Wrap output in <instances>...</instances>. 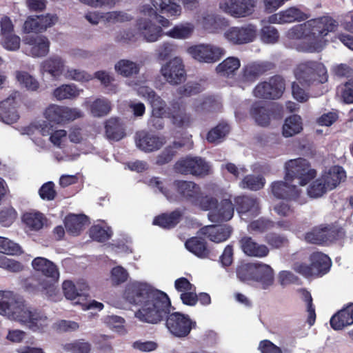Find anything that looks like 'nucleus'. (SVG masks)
<instances>
[{"mask_svg":"<svg viewBox=\"0 0 353 353\" xmlns=\"http://www.w3.org/2000/svg\"><path fill=\"white\" fill-rule=\"evenodd\" d=\"M63 77L66 79L79 82H88L92 79L93 77L84 70L71 68L66 65Z\"/></svg>","mask_w":353,"mask_h":353,"instance_id":"nucleus-56","label":"nucleus"},{"mask_svg":"<svg viewBox=\"0 0 353 353\" xmlns=\"http://www.w3.org/2000/svg\"><path fill=\"white\" fill-rule=\"evenodd\" d=\"M214 200L212 204L209 205V209H203L209 211L208 218L212 222L228 221L230 220L234 212V205L230 199H223L219 203L217 200L211 196Z\"/></svg>","mask_w":353,"mask_h":353,"instance_id":"nucleus-19","label":"nucleus"},{"mask_svg":"<svg viewBox=\"0 0 353 353\" xmlns=\"http://www.w3.org/2000/svg\"><path fill=\"white\" fill-rule=\"evenodd\" d=\"M215 100L211 97L201 96L192 100L191 108L196 114L213 111L217 106Z\"/></svg>","mask_w":353,"mask_h":353,"instance_id":"nucleus-41","label":"nucleus"},{"mask_svg":"<svg viewBox=\"0 0 353 353\" xmlns=\"http://www.w3.org/2000/svg\"><path fill=\"white\" fill-rule=\"evenodd\" d=\"M88 288V284L83 281H78L76 283L71 281H65L62 285L65 298L74 301V304H80V299Z\"/></svg>","mask_w":353,"mask_h":353,"instance_id":"nucleus-31","label":"nucleus"},{"mask_svg":"<svg viewBox=\"0 0 353 353\" xmlns=\"http://www.w3.org/2000/svg\"><path fill=\"white\" fill-rule=\"evenodd\" d=\"M133 17L125 11H110L104 12L103 22L108 24L124 23L130 21Z\"/></svg>","mask_w":353,"mask_h":353,"instance_id":"nucleus-57","label":"nucleus"},{"mask_svg":"<svg viewBox=\"0 0 353 353\" xmlns=\"http://www.w3.org/2000/svg\"><path fill=\"white\" fill-rule=\"evenodd\" d=\"M325 243L339 241L345 236V229L339 225L323 226Z\"/></svg>","mask_w":353,"mask_h":353,"instance_id":"nucleus-51","label":"nucleus"},{"mask_svg":"<svg viewBox=\"0 0 353 353\" xmlns=\"http://www.w3.org/2000/svg\"><path fill=\"white\" fill-rule=\"evenodd\" d=\"M229 131L230 127L228 124L220 123L208 132L207 140L210 143L221 142Z\"/></svg>","mask_w":353,"mask_h":353,"instance_id":"nucleus-61","label":"nucleus"},{"mask_svg":"<svg viewBox=\"0 0 353 353\" xmlns=\"http://www.w3.org/2000/svg\"><path fill=\"white\" fill-rule=\"evenodd\" d=\"M328 190H332L336 188L346 178V173L343 168L333 166L324 172L321 176Z\"/></svg>","mask_w":353,"mask_h":353,"instance_id":"nucleus-34","label":"nucleus"},{"mask_svg":"<svg viewBox=\"0 0 353 353\" xmlns=\"http://www.w3.org/2000/svg\"><path fill=\"white\" fill-rule=\"evenodd\" d=\"M35 131L44 137L50 135L49 140L54 146L65 148L68 141L67 132L65 130L59 129L54 131L50 123L39 120L32 123L25 130L24 133L31 135Z\"/></svg>","mask_w":353,"mask_h":353,"instance_id":"nucleus-9","label":"nucleus"},{"mask_svg":"<svg viewBox=\"0 0 353 353\" xmlns=\"http://www.w3.org/2000/svg\"><path fill=\"white\" fill-rule=\"evenodd\" d=\"M297 80L306 85L323 84L327 81L328 74L325 65L316 61L301 62L295 70Z\"/></svg>","mask_w":353,"mask_h":353,"instance_id":"nucleus-4","label":"nucleus"},{"mask_svg":"<svg viewBox=\"0 0 353 353\" xmlns=\"http://www.w3.org/2000/svg\"><path fill=\"white\" fill-rule=\"evenodd\" d=\"M232 228L228 225H208L202 228L203 234L207 235L209 239L215 243L226 241L231 235Z\"/></svg>","mask_w":353,"mask_h":353,"instance_id":"nucleus-33","label":"nucleus"},{"mask_svg":"<svg viewBox=\"0 0 353 353\" xmlns=\"http://www.w3.org/2000/svg\"><path fill=\"white\" fill-rule=\"evenodd\" d=\"M196 323L188 315L179 312H174L167 317L166 327L170 332L177 337L188 336Z\"/></svg>","mask_w":353,"mask_h":353,"instance_id":"nucleus-15","label":"nucleus"},{"mask_svg":"<svg viewBox=\"0 0 353 353\" xmlns=\"http://www.w3.org/2000/svg\"><path fill=\"white\" fill-rule=\"evenodd\" d=\"M145 79L139 77L138 79L133 80H128L126 81V84L130 87H132L137 90L138 95L146 99L148 101L150 99L154 97L156 94L155 92L148 86L145 85Z\"/></svg>","mask_w":353,"mask_h":353,"instance_id":"nucleus-49","label":"nucleus"},{"mask_svg":"<svg viewBox=\"0 0 353 353\" xmlns=\"http://www.w3.org/2000/svg\"><path fill=\"white\" fill-rule=\"evenodd\" d=\"M243 253L251 257L263 258L268 255L269 248L263 244H259L250 236H243L239 241Z\"/></svg>","mask_w":353,"mask_h":353,"instance_id":"nucleus-30","label":"nucleus"},{"mask_svg":"<svg viewBox=\"0 0 353 353\" xmlns=\"http://www.w3.org/2000/svg\"><path fill=\"white\" fill-rule=\"evenodd\" d=\"M271 24L263 25L259 31L260 39L265 44H275L279 41V32Z\"/></svg>","mask_w":353,"mask_h":353,"instance_id":"nucleus-53","label":"nucleus"},{"mask_svg":"<svg viewBox=\"0 0 353 353\" xmlns=\"http://www.w3.org/2000/svg\"><path fill=\"white\" fill-rule=\"evenodd\" d=\"M236 210L242 220L248 221L259 213V205L256 199L249 196H238L235 199Z\"/></svg>","mask_w":353,"mask_h":353,"instance_id":"nucleus-28","label":"nucleus"},{"mask_svg":"<svg viewBox=\"0 0 353 353\" xmlns=\"http://www.w3.org/2000/svg\"><path fill=\"white\" fill-rule=\"evenodd\" d=\"M86 223L87 217L83 214H70L65 220L67 232L74 236L78 235Z\"/></svg>","mask_w":353,"mask_h":353,"instance_id":"nucleus-40","label":"nucleus"},{"mask_svg":"<svg viewBox=\"0 0 353 353\" xmlns=\"http://www.w3.org/2000/svg\"><path fill=\"white\" fill-rule=\"evenodd\" d=\"M353 323V303L340 310L330 319L334 330H339Z\"/></svg>","mask_w":353,"mask_h":353,"instance_id":"nucleus-35","label":"nucleus"},{"mask_svg":"<svg viewBox=\"0 0 353 353\" xmlns=\"http://www.w3.org/2000/svg\"><path fill=\"white\" fill-rule=\"evenodd\" d=\"M262 72L263 69L259 64L251 63L246 65L239 77V85L242 89H245L254 82Z\"/></svg>","mask_w":353,"mask_h":353,"instance_id":"nucleus-36","label":"nucleus"},{"mask_svg":"<svg viewBox=\"0 0 353 353\" xmlns=\"http://www.w3.org/2000/svg\"><path fill=\"white\" fill-rule=\"evenodd\" d=\"M339 22L330 15H323L295 25L285 33V43L305 52H319L327 43L326 37L335 32Z\"/></svg>","mask_w":353,"mask_h":353,"instance_id":"nucleus-2","label":"nucleus"},{"mask_svg":"<svg viewBox=\"0 0 353 353\" xmlns=\"http://www.w3.org/2000/svg\"><path fill=\"white\" fill-rule=\"evenodd\" d=\"M284 90L283 79L280 76H275L268 81L259 83L254 88L253 94L257 98L276 99L281 97Z\"/></svg>","mask_w":353,"mask_h":353,"instance_id":"nucleus-13","label":"nucleus"},{"mask_svg":"<svg viewBox=\"0 0 353 353\" xmlns=\"http://www.w3.org/2000/svg\"><path fill=\"white\" fill-rule=\"evenodd\" d=\"M135 143L139 150L145 152H152L159 150L165 143V139L142 130L136 133Z\"/></svg>","mask_w":353,"mask_h":353,"instance_id":"nucleus-24","label":"nucleus"},{"mask_svg":"<svg viewBox=\"0 0 353 353\" xmlns=\"http://www.w3.org/2000/svg\"><path fill=\"white\" fill-rule=\"evenodd\" d=\"M129 278V273L126 269L121 265L112 268L110 273V281L113 286H118L124 283Z\"/></svg>","mask_w":353,"mask_h":353,"instance_id":"nucleus-59","label":"nucleus"},{"mask_svg":"<svg viewBox=\"0 0 353 353\" xmlns=\"http://www.w3.org/2000/svg\"><path fill=\"white\" fill-rule=\"evenodd\" d=\"M112 234V231L108 225H95L90 229V236L95 241L103 242L108 240Z\"/></svg>","mask_w":353,"mask_h":353,"instance_id":"nucleus-58","label":"nucleus"},{"mask_svg":"<svg viewBox=\"0 0 353 353\" xmlns=\"http://www.w3.org/2000/svg\"><path fill=\"white\" fill-rule=\"evenodd\" d=\"M83 90L74 83L62 84L55 88L52 92L53 97L58 101L73 100L77 99Z\"/></svg>","mask_w":353,"mask_h":353,"instance_id":"nucleus-37","label":"nucleus"},{"mask_svg":"<svg viewBox=\"0 0 353 353\" xmlns=\"http://www.w3.org/2000/svg\"><path fill=\"white\" fill-rule=\"evenodd\" d=\"M175 168L181 174L197 176L208 174L210 169V165L202 158L190 157L179 160Z\"/></svg>","mask_w":353,"mask_h":353,"instance_id":"nucleus-20","label":"nucleus"},{"mask_svg":"<svg viewBox=\"0 0 353 353\" xmlns=\"http://www.w3.org/2000/svg\"><path fill=\"white\" fill-rule=\"evenodd\" d=\"M257 6V0H223L219 8L225 14L235 19L252 16Z\"/></svg>","mask_w":353,"mask_h":353,"instance_id":"nucleus-10","label":"nucleus"},{"mask_svg":"<svg viewBox=\"0 0 353 353\" xmlns=\"http://www.w3.org/2000/svg\"><path fill=\"white\" fill-rule=\"evenodd\" d=\"M173 185L182 199L201 209H209V205L214 202L211 196H204L200 187L192 181H176Z\"/></svg>","mask_w":353,"mask_h":353,"instance_id":"nucleus-7","label":"nucleus"},{"mask_svg":"<svg viewBox=\"0 0 353 353\" xmlns=\"http://www.w3.org/2000/svg\"><path fill=\"white\" fill-rule=\"evenodd\" d=\"M311 265L316 275L326 274L332 265L330 259L321 252H314L310 257Z\"/></svg>","mask_w":353,"mask_h":353,"instance_id":"nucleus-38","label":"nucleus"},{"mask_svg":"<svg viewBox=\"0 0 353 353\" xmlns=\"http://www.w3.org/2000/svg\"><path fill=\"white\" fill-rule=\"evenodd\" d=\"M256 26L252 23H248L226 28L223 37L230 43L241 45L252 42L256 37Z\"/></svg>","mask_w":353,"mask_h":353,"instance_id":"nucleus-11","label":"nucleus"},{"mask_svg":"<svg viewBox=\"0 0 353 353\" xmlns=\"http://www.w3.org/2000/svg\"><path fill=\"white\" fill-rule=\"evenodd\" d=\"M194 30V26L190 23H180L168 31L165 34L176 39H187L190 38Z\"/></svg>","mask_w":353,"mask_h":353,"instance_id":"nucleus-46","label":"nucleus"},{"mask_svg":"<svg viewBox=\"0 0 353 353\" xmlns=\"http://www.w3.org/2000/svg\"><path fill=\"white\" fill-rule=\"evenodd\" d=\"M254 281L260 283L263 289H268L274 284V272L270 265L263 263H255Z\"/></svg>","mask_w":353,"mask_h":353,"instance_id":"nucleus-32","label":"nucleus"},{"mask_svg":"<svg viewBox=\"0 0 353 353\" xmlns=\"http://www.w3.org/2000/svg\"><path fill=\"white\" fill-rule=\"evenodd\" d=\"M148 184L151 188H157L168 201L174 202L178 200V196L174 194H170L167 189V181H163L158 177H153L150 179Z\"/></svg>","mask_w":353,"mask_h":353,"instance_id":"nucleus-63","label":"nucleus"},{"mask_svg":"<svg viewBox=\"0 0 353 353\" xmlns=\"http://www.w3.org/2000/svg\"><path fill=\"white\" fill-rule=\"evenodd\" d=\"M24 302L23 299L11 291L0 290V315L16 321Z\"/></svg>","mask_w":353,"mask_h":353,"instance_id":"nucleus-14","label":"nucleus"},{"mask_svg":"<svg viewBox=\"0 0 353 353\" xmlns=\"http://www.w3.org/2000/svg\"><path fill=\"white\" fill-rule=\"evenodd\" d=\"M136 26L139 34L147 42H155L162 36V28L153 23L152 19L148 16L143 15L138 19Z\"/></svg>","mask_w":353,"mask_h":353,"instance_id":"nucleus-26","label":"nucleus"},{"mask_svg":"<svg viewBox=\"0 0 353 353\" xmlns=\"http://www.w3.org/2000/svg\"><path fill=\"white\" fill-rule=\"evenodd\" d=\"M0 252L8 255H18L22 253V250L17 243L0 236Z\"/></svg>","mask_w":353,"mask_h":353,"instance_id":"nucleus-64","label":"nucleus"},{"mask_svg":"<svg viewBox=\"0 0 353 353\" xmlns=\"http://www.w3.org/2000/svg\"><path fill=\"white\" fill-rule=\"evenodd\" d=\"M140 68V64L129 59H121L114 65L116 72L124 77H131L139 74Z\"/></svg>","mask_w":353,"mask_h":353,"instance_id":"nucleus-39","label":"nucleus"},{"mask_svg":"<svg viewBox=\"0 0 353 353\" xmlns=\"http://www.w3.org/2000/svg\"><path fill=\"white\" fill-rule=\"evenodd\" d=\"M265 179L261 176L248 175L240 183V187L250 190H258L263 188Z\"/></svg>","mask_w":353,"mask_h":353,"instance_id":"nucleus-62","label":"nucleus"},{"mask_svg":"<svg viewBox=\"0 0 353 353\" xmlns=\"http://www.w3.org/2000/svg\"><path fill=\"white\" fill-rule=\"evenodd\" d=\"M32 267L45 276L39 279L37 284L30 281L26 283V289L32 293L41 292L49 298L55 300L59 290L56 285L59 278V272L57 266L44 257H36L32 261Z\"/></svg>","mask_w":353,"mask_h":353,"instance_id":"nucleus-3","label":"nucleus"},{"mask_svg":"<svg viewBox=\"0 0 353 353\" xmlns=\"http://www.w3.org/2000/svg\"><path fill=\"white\" fill-rule=\"evenodd\" d=\"M123 296L130 303L139 307L135 316L145 323L157 324L170 312L171 303L168 296L147 283H129L125 288Z\"/></svg>","mask_w":353,"mask_h":353,"instance_id":"nucleus-1","label":"nucleus"},{"mask_svg":"<svg viewBox=\"0 0 353 353\" xmlns=\"http://www.w3.org/2000/svg\"><path fill=\"white\" fill-rule=\"evenodd\" d=\"M90 108L93 116L100 117L107 115L112 108L109 100L105 98H99L90 105Z\"/></svg>","mask_w":353,"mask_h":353,"instance_id":"nucleus-54","label":"nucleus"},{"mask_svg":"<svg viewBox=\"0 0 353 353\" xmlns=\"http://www.w3.org/2000/svg\"><path fill=\"white\" fill-rule=\"evenodd\" d=\"M285 179L292 180L299 186H305L316 174L310 168L309 163L304 159H291L285 164Z\"/></svg>","mask_w":353,"mask_h":353,"instance_id":"nucleus-5","label":"nucleus"},{"mask_svg":"<svg viewBox=\"0 0 353 353\" xmlns=\"http://www.w3.org/2000/svg\"><path fill=\"white\" fill-rule=\"evenodd\" d=\"M185 6L191 8L192 5L199 0H182ZM150 3L156 9L168 17H179L181 13V7L174 0H150Z\"/></svg>","mask_w":353,"mask_h":353,"instance_id":"nucleus-29","label":"nucleus"},{"mask_svg":"<svg viewBox=\"0 0 353 353\" xmlns=\"http://www.w3.org/2000/svg\"><path fill=\"white\" fill-rule=\"evenodd\" d=\"M255 267V263H242L239 265L236 269V276L238 279L243 282L254 281Z\"/></svg>","mask_w":353,"mask_h":353,"instance_id":"nucleus-60","label":"nucleus"},{"mask_svg":"<svg viewBox=\"0 0 353 353\" xmlns=\"http://www.w3.org/2000/svg\"><path fill=\"white\" fill-rule=\"evenodd\" d=\"M105 133L109 139L119 141L125 135L124 128L120 119L110 118L105 124Z\"/></svg>","mask_w":353,"mask_h":353,"instance_id":"nucleus-42","label":"nucleus"},{"mask_svg":"<svg viewBox=\"0 0 353 353\" xmlns=\"http://www.w3.org/2000/svg\"><path fill=\"white\" fill-rule=\"evenodd\" d=\"M21 101V93L12 92L9 97L0 103V120L6 124H12L19 119L16 108Z\"/></svg>","mask_w":353,"mask_h":353,"instance_id":"nucleus-21","label":"nucleus"},{"mask_svg":"<svg viewBox=\"0 0 353 353\" xmlns=\"http://www.w3.org/2000/svg\"><path fill=\"white\" fill-rule=\"evenodd\" d=\"M160 72L165 80L172 85H177L185 79V70L183 60L175 57L162 65Z\"/></svg>","mask_w":353,"mask_h":353,"instance_id":"nucleus-16","label":"nucleus"},{"mask_svg":"<svg viewBox=\"0 0 353 353\" xmlns=\"http://www.w3.org/2000/svg\"><path fill=\"white\" fill-rule=\"evenodd\" d=\"M188 54L200 63H214L225 54V50L216 44L203 43L188 48Z\"/></svg>","mask_w":353,"mask_h":353,"instance_id":"nucleus-8","label":"nucleus"},{"mask_svg":"<svg viewBox=\"0 0 353 353\" xmlns=\"http://www.w3.org/2000/svg\"><path fill=\"white\" fill-rule=\"evenodd\" d=\"M302 120L300 116L294 114L288 117L283 125V135L291 137L299 134L302 130Z\"/></svg>","mask_w":353,"mask_h":353,"instance_id":"nucleus-45","label":"nucleus"},{"mask_svg":"<svg viewBox=\"0 0 353 353\" xmlns=\"http://www.w3.org/2000/svg\"><path fill=\"white\" fill-rule=\"evenodd\" d=\"M62 114L63 105L57 104L49 105L43 112V116L47 120V122H52L60 125H62Z\"/></svg>","mask_w":353,"mask_h":353,"instance_id":"nucleus-55","label":"nucleus"},{"mask_svg":"<svg viewBox=\"0 0 353 353\" xmlns=\"http://www.w3.org/2000/svg\"><path fill=\"white\" fill-rule=\"evenodd\" d=\"M25 53L32 57L46 56L50 51V40L43 35H27L23 38Z\"/></svg>","mask_w":353,"mask_h":353,"instance_id":"nucleus-18","label":"nucleus"},{"mask_svg":"<svg viewBox=\"0 0 353 353\" xmlns=\"http://www.w3.org/2000/svg\"><path fill=\"white\" fill-rule=\"evenodd\" d=\"M240 65L241 62L238 58L229 57L216 66V71L221 75L229 77L234 74Z\"/></svg>","mask_w":353,"mask_h":353,"instance_id":"nucleus-48","label":"nucleus"},{"mask_svg":"<svg viewBox=\"0 0 353 353\" xmlns=\"http://www.w3.org/2000/svg\"><path fill=\"white\" fill-rule=\"evenodd\" d=\"M292 180H283L274 181L271 185L273 195L281 199L296 201L303 203L305 200L303 197L302 190Z\"/></svg>","mask_w":353,"mask_h":353,"instance_id":"nucleus-12","label":"nucleus"},{"mask_svg":"<svg viewBox=\"0 0 353 353\" xmlns=\"http://www.w3.org/2000/svg\"><path fill=\"white\" fill-rule=\"evenodd\" d=\"M15 321L20 323L32 332L39 333L45 332L50 323V320L44 312L31 308L26 302Z\"/></svg>","mask_w":353,"mask_h":353,"instance_id":"nucleus-6","label":"nucleus"},{"mask_svg":"<svg viewBox=\"0 0 353 353\" xmlns=\"http://www.w3.org/2000/svg\"><path fill=\"white\" fill-rule=\"evenodd\" d=\"M181 217V212L178 210L174 211L170 214H163L157 216L153 221V224L163 228H170L175 226L179 222Z\"/></svg>","mask_w":353,"mask_h":353,"instance_id":"nucleus-52","label":"nucleus"},{"mask_svg":"<svg viewBox=\"0 0 353 353\" xmlns=\"http://www.w3.org/2000/svg\"><path fill=\"white\" fill-rule=\"evenodd\" d=\"M17 81L22 87L29 91H37L39 88V81L28 72L17 70L14 72Z\"/></svg>","mask_w":353,"mask_h":353,"instance_id":"nucleus-44","label":"nucleus"},{"mask_svg":"<svg viewBox=\"0 0 353 353\" xmlns=\"http://www.w3.org/2000/svg\"><path fill=\"white\" fill-rule=\"evenodd\" d=\"M168 117L174 126L181 128H188L193 121L191 114L176 101L170 103V108H168Z\"/></svg>","mask_w":353,"mask_h":353,"instance_id":"nucleus-27","label":"nucleus"},{"mask_svg":"<svg viewBox=\"0 0 353 353\" xmlns=\"http://www.w3.org/2000/svg\"><path fill=\"white\" fill-rule=\"evenodd\" d=\"M58 21V17L54 14H46L39 16H30L25 21L23 26V30L25 33L30 32H43L48 28L55 25Z\"/></svg>","mask_w":353,"mask_h":353,"instance_id":"nucleus-22","label":"nucleus"},{"mask_svg":"<svg viewBox=\"0 0 353 353\" xmlns=\"http://www.w3.org/2000/svg\"><path fill=\"white\" fill-rule=\"evenodd\" d=\"M309 15L301 8L296 6L289 7L268 17L267 22L272 24H288L305 21Z\"/></svg>","mask_w":353,"mask_h":353,"instance_id":"nucleus-17","label":"nucleus"},{"mask_svg":"<svg viewBox=\"0 0 353 353\" xmlns=\"http://www.w3.org/2000/svg\"><path fill=\"white\" fill-rule=\"evenodd\" d=\"M65 66V60L58 54H54L41 63L39 71L42 76L47 74L53 80H59L63 76Z\"/></svg>","mask_w":353,"mask_h":353,"instance_id":"nucleus-23","label":"nucleus"},{"mask_svg":"<svg viewBox=\"0 0 353 353\" xmlns=\"http://www.w3.org/2000/svg\"><path fill=\"white\" fill-rule=\"evenodd\" d=\"M22 220L26 227L31 230H39L42 228L45 222L44 216L36 211L26 212L22 217Z\"/></svg>","mask_w":353,"mask_h":353,"instance_id":"nucleus-50","label":"nucleus"},{"mask_svg":"<svg viewBox=\"0 0 353 353\" xmlns=\"http://www.w3.org/2000/svg\"><path fill=\"white\" fill-rule=\"evenodd\" d=\"M185 246L188 251L198 257L205 258L208 255L205 242L201 238L192 237L188 239L185 242Z\"/></svg>","mask_w":353,"mask_h":353,"instance_id":"nucleus-47","label":"nucleus"},{"mask_svg":"<svg viewBox=\"0 0 353 353\" xmlns=\"http://www.w3.org/2000/svg\"><path fill=\"white\" fill-rule=\"evenodd\" d=\"M198 25L208 33L218 34L226 30L229 21L219 14L205 13L198 19Z\"/></svg>","mask_w":353,"mask_h":353,"instance_id":"nucleus-25","label":"nucleus"},{"mask_svg":"<svg viewBox=\"0 0 353 353\" xmlns=\"http://www.w3.org/2000/svg\"><path fill=\"white\" fill-rule=\"evenodd\" d=\"M250 114L256 123L261 126L268 125L270 121V111L261 103H255L250 110Z\"/></svg>","mask_w":353,"mask_h":353,"instance_id":"nucleus-43","label":"nucleus"}]
</instances>
